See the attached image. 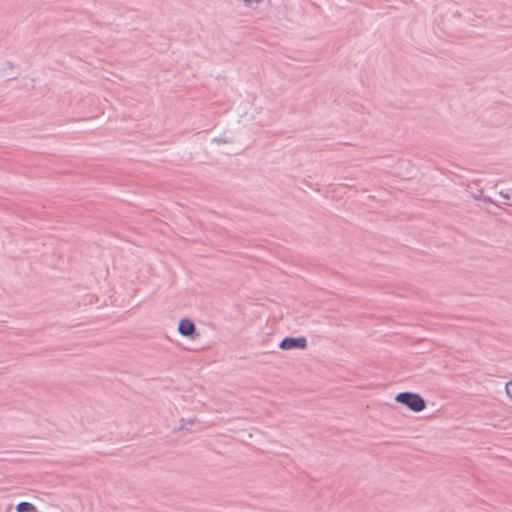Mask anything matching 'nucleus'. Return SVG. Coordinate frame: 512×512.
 <instances>
[{"label":"nucleus","instance_id":"nucleus-1","mask_svg":"<svg viewBox=\"0 0 512 512\" xmlns=\"http://www.w3.org/2000/svg\"><path fill=\"white\" fill-rule=\"evenodd\" d=\"M395 400L407 406L413 412H420L426 407L424 399L419 394L412 392H401L396 396Z\"/></svg>","mask_w":512,"mask_h":512},{"label":"nucleus","instance_id":"nucleus-2","mask_svg":"<svg viewBox=\"0 0 512 512\" xmlns=\"http://www.w3.org/2000/svg\"><path fill=\"white\" fill-rule=\"evenodd\" d=\"M279 347L282 350L305 349L307 347V339L305 337H286L280 342Z\"/></svg>","mask_w":512,"mask_h":512},{"label":"nucleus","instance_id":"nucleus-3","mask_svg":"<svg viewBox=\"0 0 512 512\" xmlns=\"http://www.w3.org/2000/svg\"><path fill=\"white\" fill-rule=\"evenodd\" d=\"M178 332L182 336L189 337L195 332V325L187 318L181 319L178 325Z\"/></svg>","mask_w":512,"mask_h":512},{"label":"nucleus","instance_id":"nucleus-4","mask_svg":"<svg viewBox=\"0 0 512 512\" xmlns=\"http://www.w3.org/2000/svg\"><path fill=\"white\" fill-rule=\"evenodd\" d=\"M17 512H38V509L35 505L29 502H20L16 505Z\"/></svg>","mask_w":512,"mask_h":512},{"label":"nucleus","instance_id":"nucleus-5","mask_svg":"<svg viewBox=\"0 0 512 512\" xmlns=\"http://www.w3.org/2000/svg\"><path fill=\"white\" fill-rule=\"evenodd\" d=\"M499 194L503 199L512 202V189L501 190Z\"/></svg>","mask_w":512,"mask_h":512},{"label":"nucleus","instance_id":"nucleus-6","mask_svg":"<svg viewBox=\"0 0 512 512\" xmlns=\"http://www.w3.org/2000/svg\"><path fill=\"white\" fill-rule=\"evenodd\" d=\"M246 6H253V5H257L261 2H263L264 0H241Z\"/></svg>","mask_w":512,"mask_h":512},{"label":"nucleus","instance_id":"nucleus-7","mask_svg":"<svg viewBox=\"0 0 512 512\" xmlns=\"http://www.w3.org/2000/svg\"><path fill=\"white\" fill-rule=\"evenodd\" d=\"M505 389H506V393H507L508 397H509L510 399H512V381H510V382H508V383L506 384Z\"/></svg>","mask_w":512,"mask_h":512},{"label":"nucleus","instance_id":"nucleus-8","mask_svg":"<svg viewBox=\"0 0 512 512\" xmlns=\"http://www.w3.org/2000/svg\"><path fill=\"white\" fill-rule=\"evenodd\" d=\"M2 66H3V70H6V69H12V67H13V66H12V64H11L10 62H4V63L2 64Z\"/></svg>","mask_w":512,"mask_h":512},{"label":"nucleus","instance_id":"nucleus-9","mask_svg":"<svg viewBox=\"0 0 512 512\" xmlns=\"http://www.w3.org/2000/svg\"><path fill=\"white\" fill-rule=\"evenodd\" d=\"M484 201H485L486 203H492V202H493V201L491 200V198H490V197H485V198H484Z\"/></svg>","mask_w":512,"mask_h":512},{"label":"nucleus","instance_id":"nucleus-10","mask_svg":"<svg viewBox=\"0 0 512 512\" xmlns=\"http://www.w3.org/2000/svg\"><path fill=\"white\" fill-rule=\"evenodd\" d=\"M4 75L7 76V77H11L12 76L11 73H4Z\"/></svg>","mask_w":512,"mask_h":512}]
</instances>
